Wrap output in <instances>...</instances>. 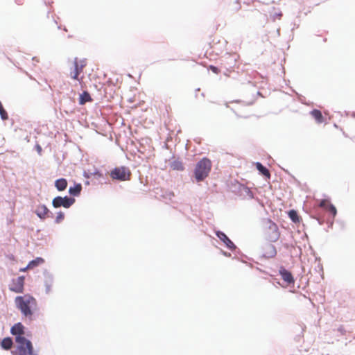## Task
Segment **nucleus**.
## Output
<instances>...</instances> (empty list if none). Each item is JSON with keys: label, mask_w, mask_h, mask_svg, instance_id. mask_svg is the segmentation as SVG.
Segmentation results:
<instances>
[{"label": "nucleus", "mask_w": 355, "mask_h": 355, "mask_svg": "<svg viewBox=\"0 0 355 355\" xmlns=\"http://www.w3.org/2000/svg\"><path fill=\"white\" fill-rule=\"evenodd\" d=\"M17 307L26 318L30 320L37 311V302L35 298L30 295L17 296L15 300Z\"/></svg>", "instance_id": "obj_1"}, {"label": "nucleus", "mask_w": 355, "mask_h": 355, "mask_svg": "<svg viewBox=\"0 0 355 355\" xmlns=\"http://www.w3.org/2000/svg\"><path fill=\"white\" fill-rule=\"evenodd\" d=\"M263 232L264 238L272 243L277 242L281 234L277 225L270 219L264 221Z\"/></svg>", "instance_id": "obj_2"}, {"label": "nucleus", "mask_w": 355, "mask_h": 355, "mask_svg": "<svg viewBox=\"0 0 355 355\" xmlns=\"http://www.w3.org/2000/svg\"><path fill=\"white\" fill-rule=\"evenodd\" d=\"M211 168V161L207 157L202 159L196 165L195 178L198 182L202 181L207 177Z\"/></svg>", "instance_id": "obj_3"}, {"label": "nucleus", "mask_w": 355, "mask_h": 355, "mask_svg": "<svg viewBox=\"0 0 355 355\" xmlns=\"http://www.w3.org/2000/svg\"><path fill=\"white\" fill-rule=\"evenodd\" d=\"M15 341L17 343L19 355H36L33 353V347L30 340L24 336H17Z\"/></svg>", "instance_id": "obj_4"}, {"label": "nucleus", "mask_w": 355, "mask_h": 355, "mask_svg": "<svg viewBox=\"0 0 355 355\" xmlns=\"http://www.w3.org/2000/svg\"><path fill=\"white\" fill-rule=\"evenodd\" d=\"M110 175L114 180L125 181L130 179L131 172L128 168L125 166H120L116 167L112 170Z\"/></svg>", "instance_id": "obj_5"}, {"label": "nucleus", "mask_w": 355, "mask_h": 355, "mask_svg": "<svg viewBox=\"0 0 355 355\" xmlns=\"http://www.w3.org/2000/svg\"><path fill=\"white\" fill-rule=\"evenodd\" d=\"M74 66L73 68L71 69V71L69 72V76L74 80H77L78 81L83 80V77L79 79L78 76L79 75L83 73V69L87 65V61L85 59L78 60V58H75L73 62Z\"/></svg>", "instance_id": "obj_6"}, {"label": "nucleus", "mask_w": 355, "mask_h": 355, "mask_svg": "<svg viewBox=\"0 0 355 355\" xmlns=\"http://www.w3.org/2000/svg\"><path fill=\"white\" fill-rule=\"evenodd\" d=\"M74 202H75L74 198H69L67 196H65V197L58 196V197H55L53 200L52 205L55 208H58L60 207H63L64 208H69Z\"/></svg>", "instance_id": "obj_7"}, {"label": "nucleus", "mask_w": 355, "mask_h": 355, "mask_svg": "<svg viewBox=\"0 0 355 355\" xmlns=\"http://www.w3.org/2000/svg\"><path fill=\"white\" fill-rule=\"evenodd\" d=\"M24 277L23 276H20L16 279H12L9 288L10 291H12L15 293H21L24 292Z\"/></svg>", "instance_id": "obj_8"}, {"label": "nucleus", "mask_w": 355, "mask_h": 355, "mask_svg": "<svg viewBox=\"0 0 355 355\" xmlns=\"http://www.w3.org/2000/svg\"><path fill=\"white\" fill-rule=\"evenodd\" d=\"M262 254L266 258L274 257L277 254L276 248L272 244H267L262 249Z\"/></svg>", "instance_id": "obj_9"}, {"label": "nucleus", "mask_w": 355, "mask_h": 355, "mask_svg": "<svg viewBox=\"0 0 355 355\" xmlns=\"http://www.w3.org/2000/svg\"><path fill=\"white\" fill-rule=\"evenodd\" d=\"M216 234L229 249L234 250L236 248V246L234 244V243L227 236V235L224 232L217 231L216 232Z\"/></svg>", "instance_id": "obj_10"}, {"label": "nucleus", "mask_w": 355, "mask_h": 355, "mask_svg": "<svg viewBox=\"0 0 355 355\" xmlns=\"http://www.w3.org/2000/svg\"><path fill=\"white\" fill-rule=\"evenodd\" d=\"M320 207L329 211L334 217L337 214L336 207L328 200H322L320 203Z\"/></svg>", "instance_id": "obj_11"}, {"label": "nucleus", "mask_w": 355, "mask_h": 355, "mask_svg": "<svg viewBox=\"0 0 355 355\" xmlns=\"http://www.w3.org/2000/svg\"><path fill=\"white\" fill-rule=\"evenodd\" d=\"M282 279L286 282L288 284L294 283V279L292 274L287 270L282 268L279 271Z\"/></svg>", "instance_id": "obj_12"}, {"label": "nucleus", "mask_w": 355, "mask_h": 355, "mask_svg": "<svg viewBox=\"0 0 355 355\" xmlns=\"http://www.w3.org/2000/svg\"><path fill=\"white\" fill-rule=\"evenodd\" d=\"M24 326L20 322H19L15 324L11 328L10 331L13 335H16L17 336H22V335L24 334Z\"/></svg>", "instance_id": "obj_13"}, {"label": "nucleus", "mask_w": 355, "mask_h": 355, "mask_svg": "<svg viewBox=\"0 0 355 355\" xmlns=\"http://www.w3.org/2000/svg\"><path fill=\"white\" fill-rule=\"evenodd\" d=\"M35 213L39 218L44 219L49 213V209L45 205H40L37 207Z\"/></svg>", "instance_id": "obj_14"}, {"label": "nucleus", "mask_w": 355, "mask_h": 355, "mask_svg": "<svg viewBox=\"0 0 355 355\" xmlns=\"http://www.w3.org/2000/svg\"><path fill=\"white\" fill-rule=\"evenodd\" d=\"M92 98L90 96V94L87 92H83L79 97V104L84 105L87 102H92Z\"/></svg>", "instance_id": "obj_15"}, {"label": "nucleus", "mask_w": 355, "mask_h": 355, "mask_svg": "<svg viewBox=\"0 0 355 355\" xmlns=\"http://www.w3.org/2000/svg\"><path fill=\"white\" fill-rule=\"evenodd\" d=\"M256 167L261 175H263V176H265L267 178H270V173L269 171L265 166H263L261 163L257 162Z\"/></svg>", "instance_id": "obj_16"}, {"label": "nucleus", "mask_w": 355, "mask_h": 355, "mask_svg": "<svg viewBox=\"0 0 355 355\" xmlns=\"http://www.w3.org/2000/svg\"><path fill=\"white\" fill-rule=\"evenodd\" d=\"M13 345L12 340L10 337L5 338L1 343V346L3 349L9 350Z\"/></svg>", "instance_id": "obj_17"}, {"label": "nucleus", "mask_w": 355, "mask_h": 355, "mask_svg": "<svg viewBox=\"0 0 355 355\" xmlns=\"http://www.w3.org/2000/svg\"><path fill=\"white\" fill-rule=\"evenodd\" d=\"M55 186L58 191H64L67 186V182L64 178H60L55 181Z\"/></svg>", "instance_id": "obj_18"}, {"label": "nucleus", "mask_w": 355, "mask_h": 355, "mask_svg": "<svg viewBox=\"0 0 355 355\" xmlns=\"http://www.w3.org/2000/svg\"><path fill=\"white\" fill-rule=\"evenodd\" d=\"M311 115L315 119L317 123H321L324 121L322 112L318 110H313L311 112Z\"/></svg>", "instance_id": "obj_19"}, {"label": "nucleus", "mask_w": 355, "mask_h": 355, "mask_svg": "<svg viewBox=\"0 0 355 355\" xmlns=\"http://www.w3.org/2000/svg\"><path fill=\"white\" fill-rule=\"evenodd\" d=\"M170 166H171V168L173 170L182 171L184 169V166H183L182 163L178 159H175L173 162H172L170 164Z\"/></svg>", "instance_id": "obj_20"}, {"label": "nucleus", "mask_w": 355, "mask_h": 355, "mask_svg": "<svg viewBox=\"0 0 355 355\" xmlns=\"http://www.w3.org/2000/svg\"><path fill=\"white\" fill-rule=\"evenodd\" d=\"M44 261L42 258L37 257L35 259L30 261L27 266V268H29L30 269H33V268L37 266L38 265L43 263Z\"/></svg>", "instance_id": "obj_21"}, {"label": "nucleus", "mask_w": 355, "mask_h": 355, "mask_svg": "<svg viewBox=\"0 0 355 355\" xmlns=\"http://www.w3.org/2000/svg\"><path fill=\"white\" fill-rule=\"evenodd\" d=\"M82 187L80 184L75 185L73 187H70L69 189V193L72 196H78L81 191Z\"/></svg>", "instance_id": "obj_22"}, {"label": "nucleus", "mask_w": 355, "mask_h": 355, "mask_svg": "<svg viewBox=\"0 0 355 355\" xmlns=\"http://www.w3.org/2000/svg\"><path fill=\"white\" fill-rule=\"evenodd\" d=\"M290 218L295 223L299 222V216L296 211L291 210L288 212Z\"/></svg>", "instance_id": "obj_23"}, {"label": "nucleus", "mask_w": 355, "mask_h": 355, "mask_svg": "<svg viewBox=\"0 0 355 355\" xmlns=\"http://www.w3.org/2000/svg\"><path fill=\"white\" fill-rule=\"evenodd\" d=\"M64 218V215L62 212H59L57 214V216H56V218H55V222L57 223H60Z\"/></svg>", "instance_id": "obj_24"}, {"label": "nucleus", "mask_w": 355, "mask_h": 355, "mask_svg": "<svg viewBox=\"0 0 355 355\" xmlns=\"http://www.w3.org/2000/svg\"><path fill=\"white\" fill-rule=\"evenodd\" d=\"M209 69L214 72V73L216 74H218L220 72V71L219 70V69L215 66H213V65H210L209 66Z\"/></svg>", "instance_id": "obj_25"}, {"label": "nucleus", "mask_w": 355, "mask_h": 355, "mask_svg": "<svg viewBox=\"0 0 355 355\" xmlns=\"http://www.w3.org/2000/svg\"><path fill=\"white\" fill-rule=\"evenodd\" d=\"M27 269H30L29 268H27V266L24 268L21 269L20 270L22 272H25Z\"/></svg>", "instance_id": "obj_26"}, {"label": "nucleus", "mask_w": 355, "mask_h": 355, "mask_svg": "<svg viewBox=\"0 0 355 355\" xmlns=\"http://www.w3.org/2000/svg\"><path fill=\"white\" fill-rule=\"evenodd\" d=\"M354 115L355 116V112H354Z\"/></svg>", "instance_id": "obj_27"}]
</instances>
